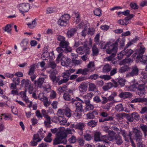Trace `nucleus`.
<instances>
[{"instance_id": "1", "label": "nucleus", "mask_w": 147, "mask_h": 147, "mask_svg": "<svg viewBox=\"0 0 147 147\" xmlns=\"http://www.w3.org/2000/svg\"><path fill=\"white\" fill-rule=\"evenodd\" d=\"M69 42L67 40H64L62 42H60L59 44V47L57 48L56 50L59 53L56 59V61L59 63L61 57L63 56V53H67L71 52L72 48L70 47Z\"/></svg>"}, {"instance_id": "2", "label": "nucleus", "mask_w": 147, "mask_h": 147, "mask_svg": "<svg viewBox=\"0 0 147 147\" xmlns=\"http://www.w3.org/2000/svg\"><path fill=\"white\" fill-rule=\"evenodd\" d=\"M119 39L117 40L112 45L109 42H107L103 48L106 49V52L107 54L115 56L117 53L118 49V43L119 42Z\"/></svg>"}, {"instance_id": "3", "label": "nucleus", "mask_w": 147, "mask_h": 147, "mask_svg": "<svg viewBox=\"0 0 147 147\" xmlns=\"http://www.w3.org/2000/svg\"><path fill=\"white\" fill-rule=\"evenodd\" d=\"M66 134L64 132L58 133L57 134V137L54 139V144H57L60 143L66 144L67 142L66 139Z\"/></svg>"}, {"instance_id": "4", "label": "nucleus", "mask_w": 147, "mask_h": 147, "mask_svg": "<svg viewBox=\"0 0 147 147\" xmlns=\"http://www.w3.org/2000/svg\"><path fill=\"white\" fill-rule=\"evenodd\" d=\"M70 16L68 14H65L62 15L59 19L57 24L61 26H65L68 23Z\"/></svg>"}, {"instance_id": "5", "label": "nucleus", "mask_w": 147, "mask_h": 147, "mask_svg": "<svg viewBox=\"0 0 147 147\" xmlns=\"http://www.w3.org/2000/svg\"><path fill=\"white\" fill-rule=\"evenodd\" d=\"M133 52V51L131 49H127V48H125L124 50L118 54L117 59L119 60L121 59L125 56L128 58L131 56Z\"/></svg>"}, {"instance_id": "6", "label": "nucleus", "mask_w": 147, "mask_h": 147, "mask_svg": "<svg viewBox=\"0 0 147 147\" xmlns=\"http://www.w3.org/2000/svg\"><path fill=\"white\" fill-rule=\"evenodd\" d=\"M76 51L79 54H82L84 53L89 54L90 53V48L87 47L86 45L78 48L76 49Z\"/></svg>"}, {"instance_id": "7", "label": "nucleus", "mask_w": 147, "mask_h": 147, "mask_svg": "<svg viewBox=\"0 0 147 147\" xmlns=\"http://www.w3.org/2000/svg\"><path fill=\"white\" fill-rule=\"evenodd\" d=\"M139 69L136 66L132 67L130 72H128L126 75V77L129 78L137 76L138 75Z\"/></svg>"}, {"instance_id": "8", "label": "nucleus", "mask_w": 147, "mask_h": 147, "mask_svg": "<svg viewBox=\"0 0 147 147\" xmlns=\"http://www.w3.org/2000/svg\"><path fill=\"white\" fill-rule=\"evenodd\" d=\"M76 99L77 100L72 99L71 100V103L75 105L76 108V110H83L82 100L79 98H77Z\"/></svg>"}, {"instance_id": "9", "label": "nucleus", "mask_w": 147, "mask_h": 147, "mask_svg": "<svg viewBox=\"0 0 147 147\" xmlns=\"http://www.w3.org/2000/svg\"><path fill=\"white\" fill-rule=\"evenodd\" d=\"M132 132L134 134V137L136 142L142 140V134L141 131L136 128H133Z\"/></svg>"}, {"instance_id": "10", "label": "nucleus", "mask_w": 147, "mask_h": 147, "mask_svg": "<svg viewBox=\"0 0 147 147\" xmlns=\"http://www.w3.org/2000/svg\"><path fill=\"white\" fill-rule=\"evenodd\" d=\"M126 117L127 120L130 122H132L135 120L138 121L140 119L139 115L136 112L133 113L130 115L127 114Z\"/></svg>"}, {"instance_id": "11", "label": "nucleus", "mask_w": 147, "mask_h": 147, "mask_svg": "<svg viewBox=\"0 0 147 147\" xmlns=\"http://www.w3.org/2000/svg\"><path fill=\"white\" fill-rule=\"evenodd\" d=\"M18 7L19 11L22 14L28 11L30 8L29 5L28 3L20 4L18 5Z\"/></svg>"}, {"instance_id": "12", "label": "nucleus", "mask_w": 147, "mask_h": 147, "mask_svg": "<svg viewBox=\"0 0 147 147\" xmlns=\"http://www.w3.org/2000/svg\"><path fill=\"white\" fill-rule=\"evenodd\" d=\"M145 86L144 84H140L138 87L136 91V94L140 96H142L145 95Z\"/></svg>"}, {"instance_id": "13", "label": "nucleus", "mask_w": 147, "mask_h": 147, "mask_svg": "<svg viewBox=\"0 0 147 147\" xmlns=\"http://www.w3.org/2000/svg\"><path fill=\"white\" fill-rule=\"evenodd\" d=\"M47 78V76H45L44 77L40 78L37 81H34V84L37 87L41 88L45 80Z\"/></svg>"}, {"instance_id": "14", "label": "nucleus", "mask_w": 147, "mask_h": 147, "mask_svg": "<svg viewBox=\"0 0 147 147\" xmlns=\"http://www.w3.org/2000/svg\"><path fill=\"white\" fill-rule=\"evenodd\" d=\"M146 48L144 45H142V43L140 42L138 45V48L136 50L137 55L140 57L143 55L145 50Z\"/></svg>"}, {"instance_id": "15", "label": "nucleus", "mask_w": 147, "mask_h": 147, "mask_svg": "<svg viewBox=\"0 0 147 147\" xmlns=\"http://www.w3.org/2000/svg\"><path fill=\"white\" fill-rule=\"evenodd\" d=\"M115 139L114 135H109L108 136H103L101 138L100 141L108 143L109 141H113Z\"/></svg>"}, {"instance_id": "16", "label": "nucleus", "mask_w": 147, "mask_h": 147, "mask_svg": "<svg viewBox=\"0 0 147 147\" xmlns=\"http://www.w3.org/2000/svg\"><path fill=\"white\" fill-rule=\"evenodd\" d=\"M61 57L60 60L61 59V64L63 66H68L71 62V60L68 58H65L63 57Z\"/></svg>"}, {"instance_id": "17", "label": "nucleus", "mask_w": 147, "mask_h": 147, "mask_svg": "<svg viewBox=\"0 0 147 147\" xmlns=\"http://www.w3.org/2000/svg\"><path fill=\"white\" fill-rule=\"evenodd\" d=\"M72 127L77 129L80 131H82L83 130L85 126V124L84 123L80 122L77 123L76 125H72Z\"/></svg>"}, {"instance_id": "18", "label": "nucleus", "mask_w": 147, "mask_h": 147, "mask_svg": "<svg viewBox=\"0 0 147 147\" xmlns=\"http://www.w3.org/2000/svg\"><path fill=\"white\" fill-rule=\"evenodd\" d=\"M88 88V85L85 82L81 83L78 87L79 90L80 92L82 93L86 91Z\"/></svg>"}, {"instance_id": "19", "label": "nucleus", "mask_w": 147, "mask_h": 147, "mask_svg": "<svg viewBox=\"0 0 147 147\" xmlns=\"http://www.w3.org/2000/svg\"><path fill=\"white\" fill-rule=\"evenodd\" d=\"M26 90L25 91H21L20 93V97L22 98L23 100L26 103H28L29 100L28 98L26 95Z\"/></svg>"}, {"instance_id": "20", "label": "nucleus", "mask_w": 147, "mask_h": 147, "mask_svg": "<svg viewBox=\"0 0 147 147\" xmlns=\"http://www.w3.org/2000/svg\"><path fill=\"white\" fill-rule=\"evenodd\" d=\"M86 104L85 109L87 111H90L93 110L94 107V106L91 104L90 100H86L85 102Z\"/></svg>"}, {"instance_id": "21", "label": "nucleus", "mask_w": 147, "mask_h": 147, "mask_svg": "<svg viewBox=\"0 0 147 147\" xmlns=\"http://www.w3.org/2000/svg\"><path fill=\"white\" fill-rule=\"evenodd\" d=\"M92 55L94 56H97L99 52V50L98 49L96 45L95 44H94L92 48Z\"/></svg>"}, {"instance_id": "22", "label": "nucleus", "mask_w": 147, "mask_h": 147, "mask_svg": "<svg viewBox=\"0 0 147 147\" xmlns=\"http://www.w3.org/2000/svg\"><path fill=\"white\" fill-rule=\"evenodd\" d=\"M29 40L27 39H24L22 40L20 44L21 46L23 48V50L25 51L27 49V45L28 44Z\"/></svg>"}, {"instance_id": "23", "label": "nucleus", "mask_w": 147, "mask_h": 147, "mask_svg": "<svg viewBox=\"0 0 147 147\" xmlns=\"http://www.w3.org/2000/svg\"><path fill=\"white\" fill-rule=\"evenodd\" d=\"M147 102V98H136L131 101L132 103Z\"/></svg>"}, {"instance_id": "24", "label": "nucleus", "mask_w": 147, "mask_h": 147, "mask_svg": "<svg viewBox=\"0 0 147 147\" xmlns=\"http://www.w3.org/2000/svg\"><path fill=\"white\" fill-rule=\"evenodd\" d=\"M131 96V94L128 92H122L119 95L121 98H129Z\"/></svg>"}, {"instance_id": "25", "label": "nucleus", "mask_w": 147, "mask_h": 147, "mask_svg": "<svg viewBox=\"0 0 147 147\" xmlns=\"http://www.w3.org/2000/svg\"><path fill=\"white\" fill-rule=\"evenodd\" d=\"M94 62H90L87 65V69L89 71L92 72L95 69V66Z\"/></svg>"}, {"instance_id": "26", "label": "nucleus", "mask_w": 147, "mask_h": 147, "mask_svg": "<svg viewBox=\"0 0 147 147\" xmlns=\"http://www.w3.org/2000/svg\"><path fill=\"white\" fill-rule=\"evenodd\" d=\"M21 83L23 86L26 88H28L31 86L30 81L28 79L22 80L21 81Z\"/></svg>"}, {"instance_id": "27", "label": "nucleus", "mask_w": 147, "mask_h": 147, "mask_svg": "<svg viewBox=\"0 0 147 147\" xmlns=\"http://www.w3.org/2000/svg\"><path fill=\"white\" fill-rule=\"evenodd\" d=\"M138 60H140V62L145 63L147 62V56L142 55L140 57L139 56H137L136 57Z\"/></svg>"}, {"instance_id": "28", "label": "nucleus", "mask_w": 147, "mask_h": 147, "mask_svg": "<svg viewBox=\"0 0 147 147\" xmlns=\"http://www.w3.org/2000/svg\"><path fill=\"white\" fill-rule=\"evenodd\" d=\"M76 30L74 28H70L68 30L67 32V34L69 38L72 36L76 33Z\"/></svg>"}, {"instance_id": "29", "label": "nucleus", "mask_w": 147, "mask_h": 147, "mask_svg": "<svg viewBox=\"0 0 147 147\" xmlns=\"http://www.w3.org/2000/svg\"><path fill=\"white\" fill-rule=\"evenodd\" d=\"M44 117L46 119L44 122L45 125L47 127H49L51 123V117L49 115Z\"/></svg>"}, {"instance_id": "30", "label": "nucleus", "mask_w": 147, "mask_h": 147, "mask_svg": "<svg viewBox=\"0 0 147 147\" xmlns=\"http://www.w3.org/2000/svg\"><path fill=\"white\" fill-rule=\"evenodd\" d=\"M50 53L47 51H45L42 55V58L44 60H47L50 58Z\"/></svg>"}, {"instance_id": "31", "label": "nucleus", "mask_w": 147, "mask_h": 147, "mask_svg": "<svg viewBox=\"0 0 147 147\" xmlns=\"http://www.w3.org/2000/svg\"><path fill=\"white\" fill-rule=\"evenodd\" d=\"M101 134V133L99 131L96 132L95 133L94 136V139L95 141H100V136Z\"/></svg>"}, {"instance_id": "32", "label": "nucleus", "mask_w": 147, "mask_h": 147, "mask_svg": "<svg viewBox=\"0 0 147 147\" xmlns=\"http://www.w3.org/2000/svg\"><path fill=\"white\" fill-rule=\"evenodd\" d=\"M65 115L68 118L71 117L72 115V111L68 107L65 108Z\"/></svg>"}, {"instance_id": "33", "label": "nucleus", "mask_w": 147, "mask_h": 147, "mask_svg": "<svg viewBox=\"0 0 147 147\" xmlns=\"http://www.w3.org/2000/svg\"><path fill=\"white\" fill-rule=\"evenodd\" d=\"M111 69V67L109 64H107L104 66L103 71L104 72H108L110 71Z\"/></svg>"}, {"instance_id": "34", "label": "nucleus", "mask_w": 147, "mask_h": 147, "mask_svg": "<svg viewBox=\"0 0 147 147\" xmlns=\"http://www.w3.org/2000/svg\"><path fill=\"white\" fill-rule=\"evenodd\" d=\"M82 111L83 110H76L74 114L75 116L78 119L80 118L82 116Z\"/></svg>"}, {"instance_id": "35", "label": "nucleus", "mask_w": 147, "mask_h": 147, "mask_svg": "<svg viewBox=\"0 0 147 147\" xmlns=\"http://www.w3.org/2000/svg\"><path fill=\"white\" fill-rule=\"evenodd\" d=\"M109 127L105 126L104 127L103 130L105 132L107 133L109 135H114V132L113 131L109 130Z\"/></svg>"}, {"instance_id": "36", "label": "nucleus", "mask_w": 147, "mask_h": 147, "mask_svg": "<svg viewBox=\"0 0 147 147\" xmlns=\"http://www.w3.org/2000/svg\"><path fill=\"white\" fill-rule=\"evenodd\" d=\"M58 119L59 121L60 125H64L67 122L66 119L63 117L58 118Z\"/></svg>"}, {"instance_id": "37", "label": "nucleus", "mask_w": 147, "mask_h": 147, "mask_svg": "<svg viewBox=\"0 0 147 147\" xmlns=\"http://www.w3.org/2000/svg\"><path fill=\"white\" fill-rule=\"evenodd\" d=\"M65 108L64 109H59L57 111V115L59 117H62V116L65 115Z\"/></svg>"}, {"instance_id": "38", "label": "nucleus", "mask_w": 147, "mask_h": 147, "mask_svg": "<svg viewBox=\"0 0 147 147\" xmlns=\"http://www.w3.org/2000/svg\"><path fill=\"white\" fill-rule=\"evenodd\" d=\"M128 69L129 68L127 66H124L119 69V72L120 73H123L127 71Z\"/></svg>"}, {"instance_id": "39", "label": "nucleus", "mask_w": 147, "mask_h": 147, "mask_svg": "<svg viewBox=\"0 0 147 147\" xmlns=\"http://www.w3.org/2000/svg\"><path fill=\"white\" fill-rule=\"evenodd\" d=\"M89 90L91 91H94L96 90V85L94 83H90L89 84Z\"/></svg>"}, {"instance_id": "40", "label": "nucleus", "mask_w": 147, "mask_h": 147, "mask_svg": "<svg viewBox=\"0 0 147 147\" xmlns=\"http://www.w3.org/2000/svg\"><path fill=\"white\" fill-rule=\"evenodd\" d=\"M88 125L90 127H94L97 125V122L93 120L90 121L87 123Z\"/></svg>"}, {"instance_id": "41", "label": "nucleus", "mask_w": 147, "mask_h": 147, "mask_svg": "<svg viewBox=\"0 0 147 147\" xmlns=\"http://www.w3.org/2000/svg\"><path fill=\"white\" fill-rule=\"evenodd\" d=\"M112 87V83L109 82L107 83V84L103 87V89L104 90H107Z\"/></svg>"}, {"instance_id": "42", "label": "nucleus", "mask_w": 147, "mask_h": 147, "mask_svg": "<svg viewBox=\"0 0 147 147\" xmlns=\"http://www.w3.org/2000/svg\"><path fill=\"white\" fill-rule=\"evenodd\" d=\"M94 15L98 16H100L102 15L101 10L99 8H96L94 11Z\"/></svg>"}, {"instance_id": "43", "label": "nucleus", "mask_w": 147, "mask_h": 147, "mask_svg": "<svg viewBox=\"0 0 147 147\" xmlns=\"http://www.w3.org/2000/svg\"><path fill=\"white\" fill-rule=\"evenodd\" d=\"M38 99L43 102L45 100H46L47 98L43 94L40 93L38 95Z\"/></svg>"}, {"instance_id": "44", "label": "nucleus", "mask_w": 147, "mask_h": 147, "mask_svg": "<svg viewBox=\"0 0 147 147\" xmlns=\"http://www.w3.org/2000/svg\"><path fill=\"white\" fill-rule=\"evenodd\" d=\"M115 109L118 111H122L123 110V108L121 104H119L117 105L115 107Z\"/></svg>"}, {"instance_id": "45", "label": "nucleus", "mask_w": 147, "mask_h": 147, "mask_svg": "<svg viewBox=\"0 0 147 147\" xmlns=\"http://www.w3.org/2000/svg\"><path fill=\"white\" fill-rule=\"evenodd\" d=\"M1 119H4L5 120H8L9 119H11V116L10 115H7L6 114L4 113L1 114Z\"/></svg>"}, {"instance_id": "46", "label": "nucleus", "mask_w": 147, "mask_h": 147, "mask_svg": "<svg viewBox=\"0 0 147 147\" xmlns=\"http://www.w3.org/2000/svg\"><path fill=\"white\" fill-rule=\"evenodd\" d=\"M45 131H43L42 129H40L38 131V133L39 137L42 139L45 136Z\"/></svg>"}, {"instance_id": "47", "label": "nucleus", "mask_w": 147, "mask_h": 147, "mask_svg": "<svg viewBox=\"0 0 147 147\" xmlns=\"http://www.w3.org/2000/svg\"><path fill=\"white\" fill-rule=\"evenodd\" d=\"M76 141V137L74 135H72L68 140V141L70 143H74Z\"/></svg>"}, {"instance_id": "48", "label": "nucleus", "mask_w": 147, "mask_h": 147, "mask_svg": "<svg viewBox=\"0 0 147 147\" xmlns=\"http://www.w3.org/2000/svg\"><path fill=\"white\" fill-rule=\"evenodd\" d=\"M64 99L66 100L69 101L71 100V95L68 93H65L63 94V96Z\"/></svg>"}, {"instance_id": "49", "label": "nucleus", "mask_w": 147, "mask_h": 147, "mask_svg": "<svg viewBox=\"0 0 147 147\" xmlns=\"http://www.w3.org/2000/svg\"><path fill=\"white\" fill-rule=\"evenodd\" d=\"M50 77L53 82H57L59 80V78H57L55 75H52V74H51L50 76Z\"/></svg>"}, {"instance_id": "50", "label": "nucleus", "mask_w": 147, "mask_h": 147, "mask_svg": "<svg viewBox=\"0 0 147 147\" xmlns=\"http://www.w3.org/2000/svg\"><path fill=\"white\" fill-rule=\"evenodd\" d=\"M69 74H67L66 72L64 73L63 75V79L66 82L69 80Z\"/></svg>"}, {"instance_id": "51", "label": "nucleus", "mask_w": 147, "mask_h": 147, "mask_svg": "<svg viewBox=\"0 0 147 147\" xmlns=\"http://www.w3.org/2000/svg\"><path fill=\"white\" fill-rule=\"evenodd\" d=\"M86 118L87 119H92L95 118V116L92 114V112H90L87 113L86 115Z\"/></svg>"}, {"instance_id": "52", "label": "nucleus", "mask_w": 147, "mask_h": 147, "mask_svg": "<svg viewBox=\"0 0 147 147\" xmlns=\"http://www.w3.org/2000/svg\"><path fill=\"white\" fill-rule=\"evenodd\" d=\"M51 136L52 134L51 133H49L48 135L44 138V140L47 142H51L52 141V139L51 138Z\"/></svg>"}, {"instance_id": "53", "label": "nucleus", "mask_w": 147, "mask_h": 147, "mask_svg": "<svg viewBox=\"0 0 147 147\" xmlns=\"http://www.w3.org/2000/svg\"><path fill=\"white\" fill-rule=\"evenodd\" d=\"M33 139L34 140H36L37 142H39L41 141L42 138L40 137L38 134V133L36 134H34Z\"/></svg>"}, {"instance_id": "54", "label": "nucleus", "mask_w": 147, "mask_h": 147, "mask_svg": "<svg viewBox=\"0 0 147 147\" xmlns=\"http://www.w3.org/2000/svg\"><path fill=\"white\" fill-rule=\"evenodd\" d=\"M28 27L31 28H33L36 26V22L35 20H33L32 23H29L27 24Z\"/></svg>"}, {"instance_id": "55", "label": "nucleus", "mask_w": 147, "mask_h": 147, "mask_svg": "<svg viewBox=\"0 0 147 147\" xmlns=\"http://www.w3.org/2000/svg\"><path fill=\"white\" fill-rule=\"evenodd\" d=\"M130 5L132 9L135 10L138 9L139 8L138 5L135 3L132 2L131 3Z\"/></svg>"}, {"instance_id": "56", "label": "nucleus", "mask_w": 147, "mask_h": 147, "mask_svg": "<svg viewBox=\"0 0 147 147\" xmlns=\"http://www.w3.org/2000/svg\"><path fill=\"white\" fill-rule=\"evenodd\" d=\"M57 93L54 90H52L51 92L50 96L51 99H53L56 97Z\"/></svg>"}, {"instance_id": "57", "label": "nucleus", "mask_w": 147, "mask_h": 147, "mask_svg": "<svg viewBox=\"0 0 147 147\" xmlns=\"http://www.w3.org/2000/svg\"><path fill=\"white\" fill-rule=\"evenodd\" d=\"M99 77V75L98 74H94L90 75L88 78L89 79H91L94 80H96Z\"/></svg>"}, {"instance_id": "58", "label": "nucleus", "mask_w": 147, "mask_h": 147, "mask_svg": "<svg viewBox=\"0 0 147 147\" xmlns=\"http://www.w3.org/2000/svg\"><path fill=\"white\" fill-rule=\"evenodd\" d=\"M140 128L144 132V136H146L147 133V126L142 125L141 126Z\"/></svg>"}, {"instance_id": "59", "label": "nucleus", "mask_w": 147, "mask_h": 147, "mask_svg": "<svg viewBox=\"0 0 147 147\" xmlns=\"http://www.w3.org/2000/svg\"><path fill=\"white\" fill-rule=\"evenodd\" d=\"M12 81L13 83L18 85L19 84L20 82V79L18 77H16L13 79Z\"/></svg>"}, {"instance_id": "60", "label": "nucleus", "mask_w": 147, "mask_h": 147, "mask_svg": "<svg viewBox=\"0 0 147 147\" xmlns=\"http://www.w3.org/2000/svg\"><path fill=\"white\" fill-rule=\"evenodd\" d=\"M84 138L87 141H90L92 138V136L91 135L86 133L84 135Z\"/></svg>"}, {"instance_id": "61", "label": "nucleus", "mask_w": 147, "mask_h": 147, "mask_svg": "<svg viewBox=\"0 0 147 147\" xmlns=\"http://www.w3.org/2000/svg\"><path fill=\"white\" fill-rule=\"evenodd\" d=\"M57 40L60 41V42H62L65 40V38L63 36L60 35H57Z\"/></svg>"}, {"instance_id": "62", "label": "nucleus", "mask_w": 147, "mask_h": 147, "mask_svg": "<svg viewBox=\"0 0 147 147\" xmlns=\"http://www.w3.org/2000/svg\"><path fill=\"white\" fill-rule=\"evenodd\" d=\"M34 65L31 66L28 73V75L30 76L33 75L34 72Z\"/></svg>"}, {"instance_id": "63", "label": "nucleus", "mask_w": 147, "mask_h": 147, "mask_svg": "<svg viewBox=\"0 0 147 147\" xmlns=\"http://www.w3.org/2000/svg\"><path fill=\"white\" fill-rule=\"evenodd\" d=\"M125 80L123 78L119 79L118 81L119 84L121 86H123L125 85Z\"/></svg>"}, {"instance_id": "64", "label": "nucleus", "mask_w": 147, "mask_h": 147, "mask_svg": "<svg viewBox=\"0 0 147 147\" xmlns=\"http://www.w3.org/2000/svg\"><path fill=\"white\" fill-rule=\"evenodd\" d=\"M111 76L108 75H103L100 76V78L104 79L105 80H109L111 78Z\"/></svg>"}]
</instances>
